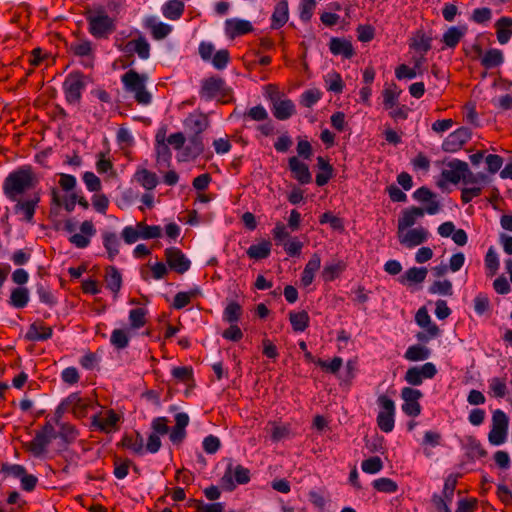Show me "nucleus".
<instances>
[{
	"label": "nucleus",
	"mask_w": 512,
	"mask_h": 512,
	"mask_svg": "<svg viewBox=\"0 0 512 512\" xmlns=\"http://www.w3.org/2000/svg\"><path fill=\"white\" fill-rule=\"evenodd\" d=\"M39 177L30 165L11 171L3 180L4 196L14 203L13 213L26 223H33L36 209L41 201Z\"/></svg>",
	"instance_id": "obj_1"
},
{
	"label": "nucleus",
	"mask_w": 512,
	"mask_h": 512,
	"mask_svg": "<svg viewBox=\"0 0 512 512\" xmlns=\"http://www.w3.org/2000/svg\"><path fill=\"white\" fill-rule=\"evenodd\" d=\"M148 75L130 69L121 76V82L126 93L133 95L139 105H149L152 102V95L147 90L146 84Z\"/></svg>",
	"instance_id": "obj_2"
},
{
	"label": "nucleus",
	"mask_w": 512,
	"mask_h": 512,
	"mask_svg": "<svg viewBox=\"0 0 512 512\" xmlns=\"http://www.w3.org/2000/svg\"><path fill=\"white\" fill-rule=\"evenodd\" d=\"M199 96L205 101L216 100L221 104L233 101V90L220 76H211L201 81Z\"/></svg>",
	"instance_id": "obj_3"
},
{
	"label": "nucleus",
	"mask_w": 512,
	"mask_h": 512,
	"mask_svg": "<svg viewBox=\"0 0 512 512\" xmlns=\"http://www.w3.org/2000/svg\"><path fill=\"white\" fill-rule=\"evenodd\" d=\"M89 33L96 39H108L116 30V24L103 9L85 14Z\"/></svg>",
	"instance_id": "obj_4"
},
{
	"label": "nucleus",
	"mask_w": 512,
	"mask_h": 512,
	"mask_svg": "<svg viewBox=\"0 0 512 512\" xmlns=\"http://www.w3.org/2000/svg\"><path fill=\"white\" fill-rule=\"evenodd\" d=\"M86 76L80 71L69 73L63 82L65 99L69 104H79L86 87Z\"/></svg>",
	"instance_id": "obj_5"
},
{
	"label": "nucleus",
	"mask_w": 512,
	"mask_h": 512,
	"mask_svg": "<svg viewBox=\"0 0 512 512\" xmlns=\"http://www.w3.org/2000/svg\"><path fill=\"white\" fill-rule=\"evenodd\" d=\"M250 476L248 468L240 464L234 466L230 461L220 481L223 489L231 492L237 485L247 484L250 481Z\"/></svg>",
	"instance_id": "obj_6"
},
{
	"label": "nucleus",
	"mask_w": 512,
	"mask_h": 512,
	"mask_svg": "<svg viewBox=\"0 0 512 512\" xmlns=\"http://www.w3.org/2000/svg\"><path fill=\"white\" fill-rule=\"evenodd\" d=\"M509 418L500 409H496L492 415L491 430L488 434L490 444L499 446L506 442L508 434Z\"/></svg>",
	"instance_id": "obj_7"
},
{
	"label": "nucleus",
	"mask_w": 512,
	"mask_h": 512,
	"mask_svg": "<svg viewBox=\"0 0 512 512\" xmlns=\"http://www.w3.org/2000/svg\"><path fill=\"white\" fill-rule=\"evenodd\" d=\"M377 403L381 408L376 419L377 425L381 431L389 433L394 429L395 403L386 395H380Z\"/></svg>",
	"instance_id": "obj_8"
},
{
	"label": "nucleus",
	"mask_w": 512,
	"mask_h": 512,
	"mask_svg": "<svg viewBox=\"0 0 512 512\" xmlns=\"http://www.w3.org/2000/svg\"><path fill=\"white\" fill-rule=\"evenodd\" d=\"M423 397V393L412 387H403L401 390V398L403 400L402 411L409 417H417L421 414L422 407L419 400Z\"/></svg>",
	"instance_id": "obj_9"
},
{
	"label": "nucleus",
	"mask_w": 512,
	"mask_h": 512,
	"mask_svg": "<svg viewBox=\"0 0 512 512\" xmlns=\"http://www.w3.org/2000/svg\"><path fill=\"white\" fill-rule=\"evenodd\" d=\"M437 374V368L432 362H427L422 366L410 367L404 376V380L412 386H420L424 379H432Z\"/></svg>",
	"instance_id": "obj_10"
},
{
	"label": "nucleus",
	"mask_w": 512,
	"mask_h": 512,
	"mask_svg": "<svg viewBox=\"0 0 512 512\" xmlns=\"http://www.w3.org/2000/svg\"><path fill=\"white\" fill-rule=\"evenodd\" d=\"M119 421L120 416L113 409H109L93 415L91 425L94 430L110 433L117 429Z\"/></svg>",
	"instance_id": "obj_11"
},
{
	"label": "nucleus",
	"mask_w": 512,
	"mask_h": 512,
	"mask_svg": "<svg viewBox=\"0 0 512 512\" xmlns=\"http://www.w3.org/2000/svg\"><path fill=\"white\" fill-rule=\"evenodd\" d=\"M472 132L467 127H460L450 133L442 143V150L453 153L459 151L470 139Z\"/></svg>",
	"instance_id": "obj_12"
},
{
	"label": "nucleus",
	"mask_w": 512,
	"mask_h": 512,
	"mask_svg": "<svg viewBox=\"0 0 512 512\" xmlns=\"http://www.w3.org/2000/svg\"><path fill=\"white\" fill-rule=\"evenodd\" d=\"M165 259L170 267L179 274H183L189 270L191 262L184 253L176 247H169L165 249Z\"/></svg>",
	"instance_id": "obj_13"
},
{
	"label": "nucleus",
	"mask_w": 512,
	"mask_h": 512,
	"mask_svg": "<svg viewBox=\"0 0 512 512\" xmlns=\"http://www.w3.org/2000/svg\"><path fill=\"white\" fill-rule=\"evenodd\" d=\"M96 234V228L91 220H85L80 225V232L69 237V242L79 249L90 245L91 238Z\"/></svg>",
	"instance_id": "obj_14"
},
{
	"label": "nucleus",
	"mask_w": 512,
	"mask_h": 512,
	"mask_svg": "<svg viewBox=\"0 0 512 512\" xmlns=\"http://www.w3.org/2000/svg\"><path fill=\"white\" fill-rule=\"evenodd\" d=\"M447 166L449 169H444L441 173L446 181L457 184L460 180H464L465 173L468 172V164L466 162L454 159Z\"/></svg>",
	"instance_id": "obj_15"
},
{
	"label": "nucleus",
	"mask_w": 512,
	"mask_h": 512,
	"mask_svg": "<svg viewBox=\"0 0 512 512\" xmlns=\"http://www.w3.org/2000/svg\"><path fill=\"white\" fill-rule=\"evenodd\" d=\"M402 245L413 248L427 241L429 232L424 227H417L408 230L405 234L398 233Z\"/></svg>",
	"instance_id": "obj_16"
},
{
	"label": "nucleus",
	"mask_w": 512,
	"mask_h": 512,
	"mask_svg": "<svg viewBox=\"0 0 512 512\" xmlns=\"http://www.w3.org/2000/svg\"><path fill=\"white\" fill-rule=\"evenodd\" d=\"M253 30V25L247 20L233 18L225 21V33L230 39L251 33Z\"/></svg>",
	"instance_id": "obj_17"
},
{
	"label": "nucleus",
	"mask_w": 512,
	"mask_h": 512,
	"mask_svg": "<svg viewBox=\"0 0 512 512\" xmlns=\"http://www.w3.org/2000/svg\"><path fill=\"white\" fill-rule=\"evenodd\" d=\"M413 198L421 203H428L424 212L434 215L439 212L440 204L435 199L436 195L427 187L422 186L413 193Z\"/></svg>",
	"instance_id": "obj_18"
},
{
	"label": "nucleus",
	"mask_w": 512,
	"mask_h": 512,
	"mask_svg": "<svg viewBox=\"0 0 512 512\" xmlns=\"http://www.w3.org/2000/svg\"><path fill=\"white\" fill-rule=\"evenodd\" d=\"M288 165L294 179L300 184H309L312 181L308 165L301 162L296 156L289 158Z\"/></svg>",
	"instance_id": "obj_19"
},
{
	"label": "nucleus",
	"mask_w": 512,
	"mask_h": 512,
	"mask_svg": "<svg viewBox=\"0 0 512 512\" xmlns=\"http://www.w3.org/2000/svg\"><path fill=\"white\" fill-rule=\"evenodd\" d=\"M184 125L192 135H201L209 127V119L204 113H192L185 119Z\"/></svg>",
	"instance_id": "obj_20"
},
{
	"label": "nucleus",
	"mask_w": 512,
	"mask_h": 512,
	"mask_svg": "<svg viewBox=\"0 0 512 512\" xmlns=\"http://www.w3.org/2000/svg\"><path fill=\"white\" fill-rule=\"evenodd\" d=\"M62 405L70 407L75 416L84 417L91 404L89 399L81 398L78 393H72L62 402Z\"/></svg>",
	"instance_id": "obj_21"
},
{
	"label": "nucleus",
	"mask_w": 512,
	"mask_h": 512,
	"mask_svg": "<svg viewBox=\"0 0 512 512\" xmlns=\"http://www.w3.org/2000/svg\"><path fill=\"white\" fill-rule=\"evenodd\" d=\"M272 113L276 119L284 121L296 114V106L288 98L280 99L272 105Z\"/></svg>",
	"instance_id": "obj_22"
},
{
	"label": "nucleus",
	"mask_w": 512,
	"mask_h": 512,
	"mask_svg": "<svg viewBox=\"0 0 512 512\" xmlns=\"http://www.w3.org/2000/svg\"><path fill=\"white\" fill-rule=\"evenodd\" d=\"M424 213L423 208L416 206L404 209L401 217L398 219V233H402L407 228L412 227L416 223L417 218L422 217Z\"/></svg>",
	"instance_id": "obj_23"
},
{
	"label": "nucleus",
	"mask_w": 512,
	"mask_h": 512,
	"mask_svg": "<svg viewBox=\"0 0 512 512\" xmlns=\"http://www.w3.org/2000/svg\"><path fill=\"white\" fill-rule=\"evenodd\" d=\"M329 49L333 55H341L346 59H350L355 54L351 41L333 37L329 42Z\"/></svg>",
	"instance_id": "obj_24"
},
{
	"label": "nucleus",
	"mask_w": 512,
	"mask_h": 512,
	"mask_svg": "<svg viewBox=\"0 0 512 512\" xmlns=\"http://www.w3.org/2000/svg\"><path fill=\"white\" fill-rule=\"evenodd\" d=\"M53 335V329L44 325L42 322L32 323L26 333V339L29 341H46Z\"/></svg>",
	"instance_id": "obj_25"
},
{
	"label": "nucleus",
	"mask_w": 512,
	"mask_h": 512,
	"mask_svg": "<svg viewBox=\"0 0 512 512\" xmlns=\"http://www.w3.org/2000/svg\"><path fill=\"white\" fill-rule=\"evenodd\" d=\"M134 179L147 191L155 189L159 183L156 173L146 168H138L134 174Z\"/></svg>",
	"instance_id": "obj_26"
},
{
	"label": "nucleus",
	"mask_w": 512,
	"mask_h": 512,
	"mask_svg": "<svg viewBox=\"0 0 512 512\" xmlns=\"http://www.w3.org/2000/svg\"><path fill=\"white\" fill-rule=\"evenodd\" d=\"M104 281L107 289L117 296L122 287V275L115 266L105 268Z\"/></svg>",
	"instance_id": "obj_27"
},
{
	"label": "nucleus",
	"mask_w": 512,
	"mask_h": 512,
	"mask_svg": "<svg viewBox=\"0 0 512 512\" xmlns=\"http://www.w3.org/2000/svg\"><path fill=\"white\" fill-rule=\"evenodd\" d=\"M496 36L500 44H506L512 37V18L503 16L495 23Z\"/></svg>",
	"instance_id": "obj_28"
},
{
	"label": "nucleus",
	"mask_w": 512,
	"mask_h": 512,
	"mask_svg": "<svg viewBox=\"0 0 512 512\" xmlns=\"http://www.w3.org/2000/svg\"><path fill=\"white\" fill-rule=\"evenodd\" d=\"M288 21V2L281 0L277 3L271 16V28L280 29Z\"/></svg>",
	"instance_id": "obj_29"
},
{
	"label": "nucleus",
	"mask_w": 512,
	"mask_h": 512,
	"mask_svg": "<svg viewBox=\"0 0 512 512\" xmlns=\"http://www.w3.org/2000/svg\"><path fill=\"white\" fill-rule=\"evenodd\" d=\"M415 321L420 327L425 328L426 332H428L431 337L439 335V327L435 323H432L430 315L425 307H422L417 311Z\"/></svg>",
	"instance_id": "obj_30"
},
{
	"label": "nucleus",
	"mask_w": 512,
	"mask_h": 512,
	"mask_svg": "<svg viewBox=\"0 0 512 512\" xmlns=\"http://www.w3.org/2000/svg\"><path fill=\"white\" fill-rule=\"evenodd\" d=\"M103 246L108 254V259L113 261L119 254L120 239L114 232L105 231L102 233Z\"/></svg>",
	"instance_id": "obj_31"
},
{
	"label": "nucleus",
	"mask_w": 512,
	"mask_h": 512,
	"mask_svg": "<svg viewBox=\"0 0 512 512\" xmlns=\"http://www.w3.org/2000/svg\"><path fill=\"white\" fill-rule=\"evenodd\" d=\"M145 27L151 30V34L156 40H162L166 38L172 31L170 25L157 22L154 17H149L145 20Z\"/></svg>",
	"instance_id": "obj_32"
},
{
	"label": "nucleus",
	"mask_w": 512,
	"mask_h": 512,
	"mask_svg": "<svg viewBox=\"0 0 512 512\" xmlns=\"http://www.w3.org/2000/svg\"><path fill=\"white\" fill-rule=\"evenodd\" d=\"M130 343V329L117 328L114 329L110 336V344L116 350H123L129 346Z\"/></svg>",
	"instance_id": "obj_33"
},
{
	"label": "nucleus",
	"mask_w": 512,
	"mask_h": 512,
	"mask_svg": "<svg viewBox=\"0 0 512 512\" xmlns=\"http://www.w3.org/2000/svg\"><path fill=\"white\" fill-rule=\"evenodd\" d=\"M29 290L26 287H17L12 289L9 304L16 309H23L29 302Z\"/></svg>",
	"instance_id": "obj_34"
},
{
	"label": "nucleus",
	"mask_w": 512,
	"mask_h": 512,
	"mask_svg": "<svg viewBox=\"0 0 512 512\" xmlns=\"http://www.w3.org/2000/svg\"><path fill=\"white\" fill-rule=\"evenodd\" d=\"M289 321L293 331L303 332L305 331L310 323V317L307 311L302 310L299 312L291 311L289 313Z\"/></svg>",
	"instance_id": "obj_35"
},
{
	"label": "nucleus",
	"mask_w": 512,
	"mask_h": 512,
	"mask_svg": "<svg viewBox=\"0 0 512 512\" xmlns=\"http://www.w3.org/2000/svg\"><path fill=\"white\" fill-rule=\"evenodd\" d=\"M401 93L402 90L399 89L395 83L385 87L382 91L384 109H392L394 106H396V104H398Z\"/></svg>",
	"instance_id": "obj_36"
},
{
	"label": "nucleus",
	"mask_w": 512,
	"mask_h": 512,
	"mask_svg": "<svg viewBox=\"0 0 512 512\" xmlns=\"http://www.w3.org/2000/svg\"><path fill=\"white\" fill-rule=\"evenodd\" d=\"M76 201L77 193H71L62 200L56 188L51 190V204L58 207L63 206L67 212H72L75 209Z\"/></svg>",
	"instance_id": "obj_37"
},
{
	"label": "nucleus",
	"mask_w": 512,
	"mask_h": 512,
	"mask_svg": "<svg viewBox=\"0 0 512 512\" xmlns=\"http://www.w3.org/2000/svg\"><path fill=\"white\" fill-rule=\"evenodd\" d=\"M121 444L134 453L141 454L143 452V437L137 431L132 434H125L121 440Z\"/></svg>",
	"instance_id": "obj_38"
},
{
	"label": "nucleus",
	"mask_w": 512,
	"mask_h": 512,
	"mask_svg": "<svg viewBox=\"0 0 512 512\" xmlns=\"http://www.w3.org/2000/svg\"><path fill=\"white\" fill-rule=\"evenodd\" d=\"M184 3L180 0H169L163 8V15L170 20H178L184 13Z\"/></svg>",
	"instance_id": "obj_39"
},
{
	"label": "nucleus",
	"mask_w": 512,
	"mask_h": 512,
	"mask_svg": "<svg viewBox=\"0 0 512 512\" xmlns=\"http://www.w3.org/2000/svg\"><path fill=\"white\" fill-rule=\"evenodd\" d=\"M504 61L503 53L501 50L492 48L486 51L481 59V65L485 69H492L500 66Z\"/></svg>",
	"instance_id": "obj_40"
},
{
	"label": "nucleus",
	"mask_w": 512,
	"mask_h": 512,
	"mask_svg": "<svg viewBox=\"0 0 512 512\" xmlns=\"http://www.w3.org/2000/svg\"><path fill=\"white\" fill-rule=\"evenodd\" d=\"M204 151V143L202 135H191L189 137V144L185 147L184 154L188 158L195 159Z\"/></svg>",
	"instance_id": "obj_41"
},
{
	"label": "nucleus",
	"mask_w": 512,
	"mask_h": 512,
	"mask_svg": "<svg viewBox=\"0 0 512 512\" xmlns=\"http://www.w3.org/2000/svg\"><path fill=\"white\" fill-rule=\"evenodd\" d=\"M431 351L429 348L416 344L409 346L404 354V357L409 361H424L430 357Z\"/></svg>",
	"instance_id": "obj_42"
},
{
	"label": "nucleus",
	"mask_w": 512,
	"mask_h": 512,
	"mask_svg": "<svg viewBox=\"0 0 512 512\" xmlns=\"http://www.w3.org/2000/svg\"><path fill=\"white\" fill-rule=\"evenodd\" d=\"M271 253V242L263 241L258 244H253L247 249V255L251 259L261 260L269 257Z\"/></svg>",
	"instance_id": "obj_43"
},
{
	"label": "nucleus",
	"mask_w": 512,
	"mask_h": 512,
	"mask_svg": "<svg viewBox=\"0 0 512 512\" xmlns=\"http://www.w3.org/2000/svg\"><path fill=\"white\" fill-rule=\"evenodd\" d=\"M51 441L52 440L49 437L38 431L29 443V450L35 456H40L46 451V448L51 443Z\"/></svg>",
	"instance_id": "obj_44"
},
{
	"label": "nucleus",
	"mask_w": 512,
	"mask_h": 512,
	"mask_svg": "<svg viewBox=\"0 0 512 512\" xmlns=\"http://www.w3.org/2000/svg\"><path fill=\"white\" fill-rule=\"evenodd\" d=\"M148 311L144 308H135L129 312L130 330H137L144 327L147 323Z\"/></svg>",
	"instance_id": "obj_45"
},
{
	"label": "nucleus",
	"mask_w": 512,
	"mask_h": 512,
	"mask_svg": "<svg viewBox=\"0 0 512 512\" xmlns=\"http://www.w3.org/2000/svg\"><path fill=\"white\" fill-rule=\"evenodd\" d=\"M346 269V263L342 260L336 263L326 265L322 271V277L325 282H332L338 278Z\"/></svg>",
	"instance_id": "obj_46"
},
{
	"label": "nucleus",
	"mask_w": 512,
	"mask_h": 512,
	"mask_svg": "<svg viewBox=\"0 0 512 512\" xmlns=\"http://www.w3.org/2000/svg\"><path fill=\"white\" fill-rule=\"evenodd\" d=\"M466 29L450 27L443 35V43L449 48H455L465 35Z\"/></svg>",
	"instance_id": "obj_47"
},
{
	"label": "nucleus",
	"mask_w": 512,
	"mask_h": 512,
	"mask_svg": "<svg viewBox=\"0 0 512 512\" xmlns=\"http://www.w3.org/2000/svg\"><path fill=\"white\" fill-rule=\"evenodd\" d=\"M243 313L241 305L236 301L227 304L223 312V320L227 323H237Z\"/></svg>",
	"instance_id": "obj_48"
},
{
	"label": "nucleus",
	"mask_w": 512,
	"mask_h": 512,
	"mask_svg": "<svg viewBox=\"0 0 512 512\" xmlns=\"http://www.w3.org/2000/svg\"><path fill=\"white\" fill-rule=\"evenodd\" d=\"M427 276V269L425 267H412L408 269L403 276H401V283H422Z\"/></svg>",
	"instance_id": "obj_49"
},
{
	"label": "nucleus",
	"mask_w": 512,
	"mask_h": 512,
	"mask_svg": "<svg viewBox=\"0 0 512 512\" xmlns=\"http://www.w3.org/2000/svg\"><path fill=\"white\" fill-rule=\"evenodd\" d=\"M69 51L78 57H93V46L89 40H79L72 42L69 46Z\"/></svg>",
	"instance_id": "obj_50"
},
{
	"label": "nucleus",
	"mask_w": 512,
	"mask_h": 512,
	"mask_svg": "<svg viewBox=\"0 0 512 512\" xmlns=\"http://www.w3.org/2000/svg\"><path fill=\"white\" fill-rule=\"evenodd\" d=\"M200 294L199 289H193L187 292H178L174 296L173 308L180 310L190 304L191 300Z\"/></svg>",
	"instance_id": "obj_51"
},
{
	"label": "nucleus",
	"mask_w": 512,
	"mask_h": 512,
	"mask_svg": "<svg viewBox=\"0 0 512 512\" xmlns=\"http://www.w3.org/2000/svg\"><path fill=\"white\" fill-rule=\"evenodd\" d=\"M138 37L135 38V45L133 48L134 54H137L138 57L142 60H147L150 57V44L139 31H136Z\"/></svg>",
	"instance_id": "obj_52"
},
{
	"label": "nucleus",
	"mask_w": 512,
	"mask_h": 512,
	"mask_svg": "<svg viewBox=\"0 0 512 512\" xmlns=\"http://www.w3.org/2000/svg\"><path fill=\"white\" fill-rule=\"evenodd\" d=\"M372 486L375 490L382 493H395L398 490V484L391 478L381 477L375 479L372 482Z\"/></svg>",
	"instance_id": "obj_53"
},
{
	"label": "nucleus",
	"mask_w": 512,
	"mask_h": 512,
	"mask_svg": "<svg viewBox=\"0 0 512 512\" xmlns=\"http://www.w3.org/2000/svg\"><path fill=\"white\" fill-rule=\"evenodd\" d=\"M137 227L142 239H155L162 235V229L158 225L149 226L145 222H138Z\"/></svg>",
	"instance_id": "obj_54"
},
{
	"label": "nucleus",
	"mask_w": 512,
	"mask_h": 512,
	"mask_svg": "<svg viewBox=\"0 0 512 512\" xmlns=\"http://www.w3.org/2000/svg\"><path fill=\"white\" fill-rule=\"evenodd\" d=\"M321 96L322 92L319 89H308L301 94L300 104L304 107L310 108L321 99Z\"/></svg>",
	"instance_id": "obj_55"
},
{
	"label": "nucleus",
	"mask_w": 512,
	"mask_h": 512,
	"mask_svg": "<svg viewBox=\"0 0 512 512\" xmlns=\"http://www.w3.org/2000/svg\"><path fill=\"white\" fill-rule=\"evenodd\" d=\"M26 468L20 464H10V463H2L0 473L4 475V477H13L20 479L21 476L24 475Z\"/></svg>",
	"instance_id": "obj_56"
},
{
	"label": "nucleus",
	"mask_w": 512,
	"mask_h": 512,
	"mask_svg": "<svg viewBox=\"0 0 512 512\" xmlns=\"http://www.w3.org/2000/svg\"><path fill=\"white\" fill-rule=\"evenodd\" d=\"M499 259L493 247H490L485 256V267L489 276H494L499 269Z\"/></svg>",
	"instance_id": "obj_57"
},
{
	"label": "nucleus",
	"mask_w": 512,
	"mask_h": 512,
	"mask_svg": "<svg viewBox=\"0 0 512 512\" xmlns=\"http://www.w3.org/2000/svg\"><path fill=\"white\" fill-rule=\"evenodd\" d=\"M490 393L496 398H503L507 393V386L504 379L494 377L489 380Z\"/></svg>",
	"instance_id": "obj_58"
},
{
	"label": "nucleus",
	"mask_w": 512,
	"mask_h": 512,
	"mask_svg": "<svg viewBox=\"0 0 512 512\" xmlns=\"http://www.w3.org/2000/svg\"><path fill=\"white\" fill-rule=\"evenodd\" d=\"M361 468L365 473L375 474L382 470L383 462L380 457L373 456L362 461Z\"/></svg>",
	"instance_id": "obj_59"
},
{
	"label": "nucleus",
	"mask_w": 512,
	"mask_h": 512,
	"mask_svg": "<svg viewBox=\"0 0 512 512\" xmlns=\"http://www.w3.org/2000/svg\"><path fill=\"white\" fill-rule=\"evenodd\" d=\"M319 222L321 224L329 223L333 230H336L339 232H343L345 229L343 220L340 217L333 215L331 212L323 213L319 217Z\"/></svg>",
	"instance_id": "obj_60"
},
{
	"label": "nucleus",
	"mask_w": 512,
	"mask_h": 512,
	"mask_svg": "<svg viewBox=\"0 0 512 512\" xmlns=\"http://www.w3.org/2000/svg\"><path fill=\"white\" fill-rule=\"evenodd\" d=\"M431 294H440L444 296H451L453 294L452 283L449 280L435 281L430 287Z\"/></svg>",
	"instance_id": "obj_61"
},
{
	"label": "nucleus",
	"mask_w": 512,
	"mask_h": 512,
	"mask_svg": "<svg viewBox=\"0 0 512 512\" xmlns=\"http://www.w3.org/2000/svg\"><path fill=\"white\" fill-rule=\"evenodd\" d=\"M156 162L157 164H164L170 166L172 153L167 143L156 145Z\"/></svg>",
	"instance_id": "obj_62"
},
{
	"label": "nucleus",
	"mask_w": 512,
	"mask_h": 512,
	"mask_svg": "<svg viewBox=\"0 0 512 512\" xmlns=\"http://www.w3.org/2000/svg\"><path fill=\"white\" fill-rule=\"evenodd\" d=\"M36 292L40 302L50 307H53L57 304V298L53 295L51 290L45 287L43 284H37Z\"/></svg>",
	"instance_id": "obj_63"
},
{
	"label": "nucleus",
	"mask_w": 512,
	"mask_h": 512,
	"mask_svg": "<svg viewBox=\"0 0 512 512\" xmlns=\"http://www.w3.org/2000/svg\"><path fill=\"white\" fill-rule=\"evenodd\" d=\"M327 83V90L334 92V93H341L344 88V82L342 80V77L339 73L333 72L331 74H328L326 78Z\"/></svg>",
	"instance_id": "obj_64"
}]
</instances>
